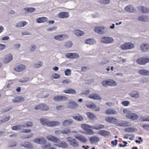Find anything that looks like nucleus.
Here are the masks:
<instances>
[{
    "label": "nucleus",
    "mask_w": 149,
    "mask_h": 149,
    "mask_svg": "<svg viewBox=\"0 0 149 149\" xmlns=\"http://www.w3.org/2000/svg\"><path fill=\"white\" fill-rule=\"evenodd\" d=\"M68 107L71 109H75L78 107V104L74 101H70L68 104Z\"/></svg>",
    "instance_id": "obj_17"
},
{
    "label": "nucleus",
    "mask_w": 149,
    "mask_h": 149,
    "mask_svg": "<svg viewBox=\"0 0 149 149\" xmlns=\"http://www.w3.org/2000/svg\"><path fill=\"white\" fill-rule=\"evenodd\" d=\"M124 130L126 132H131L134 131V129L132 127H130L125 128Z\"/></svg>",
    "instance_id": "obj_47"
},
{
    "label": "nucleus",
    "mask_w": 149,
    "mask_h": 149,
    "mask_svg": "<svg viewBox=\"0 0 149 149\" xmlns=\"http://www.w3.org/2000/svg\"><path fill=\"white\" fill-rule=\"evenodd\" d=\"M98 133L100 135L105 137L109 136L110 135V133L109 132L103 130H99Z\"/></svg>",
    "instance_id": "obj_22"
},
{
    "label": "nucleus",
    "mask_w": 149,
    "mask_h": 149,
    "mask_svg": "<svg viewBox=\"0 0 149 149\" xmlns=\"http://www.w3.org/2000/svg\"><path fill=\"white\" fill-rule=\"evenodd\" d=\"M24 9L25 11L29 12H32L36 10L35 8L32 7L26 8Z\"/></svg>",
    "instance_id": "obj_44"
},
{
    "label": "nucleus",
    "mask_w": 149,
    "mask_h": 149,
    "mask_svg": "<svg viewBox=\"0 0 149 149\" xmlns=\"http://www.w3.org/2000/svg\"><path fill=\"white\" fill-rule=\"evenodd\" d=\"M35 110H40L42 111H47L49 110V107L46 104L42 103L39 104L34 107Z\"/></svg>",
    "instance_id": "obj_8"
},
{
    "label": "nucleus",
    "mask_w": 149,
    "mask_h": 149,
    "mask_svg": "<svg viewBox=\"0 0 149 149\" xmlns=\"http://www.w3.org/2000/svg\"><path fill=\"white\" fill-rule=\"evenodd\" d=\"M130 95L131 97L135 98H138L140 97V95L139 93L136 91L132 92L130 93Z\"/></svg>",
    "instance_id": "obj_37"
},
{
    "label": "nucleus",
    "mask_w": 149,
    "mask_h": 149,
    "mask_svg": "<svg viewBox=\"0 0 149 149\" xmlns=\"http://www.w3.org/2000/svg\"><path fill=\"white\" fill-rule=\"evenodd\" d=\"M13 59V55L11 54H9L6 56L3 59V61L5 63H7L11 61Z\"/></svg>",
    "instance_id": "obj_20"
},
{
    "label": "nucleus",
    "mask_w": 149,
    "mask_h": 149,
    "mask_svg": "<svg viewBox=\"0 0 149 149\" xmlns=\"http://www.w3.org/2000/svg\"><path fill=\"white\" fill-rule=\"evenodd\" d=\"M81 126L82 129L85 131L87 134L92 135L94 134V132L91 129H92V126L86 124H82Z\"/></svg>",
    "instance_id": "obj_4"
},
{
    "label": "nucleus",
    "mask_w": 149,
    "mask_h": 149,
    "mask_svg": "<svg viewBox=\"0 0 149 149\" xmlns=\"http://www.w3.org/2000/svg\"><path fill=\"white\" fill-rule=\"evenodd\" d=\"M109 62V61L108 60L104 59L100 63V64L104 65L108 63Z\"/></svg>",
    "instance_id": "obj_60"
},
{
    "label": "nucleus",
    "mask_w": 149,
    "mask_h": 149,
    "mask_svg": "<svg viewBox=\"0 0 149 149\" xmlns=\"http://www.w3.org/2000/svg\"><path fill=\"white\" fill-rule=\"evenodd\" d=\"M67 140L70 144L74 148H78L79 147V143L75 139L69 137L67 138Z\"/></svg>",
    "instance_id": "obj_7"
},
{
    "label": "nucleus",
    "mask_w": 149,
    "mask_h": 149,
    "mask_svg": "<svg viewBox=\"0 0 149 149\" xmlns=\"http://www.w3.org/2000/svg\"><path fill=\"white\" fill-rule=\"evenodd\" d=\"M86 106L90 109H94L96 107V105L94 103L91 102L86 104Z\"/></svg>",
    "instance_id": "obj_41"
},
{
    "label": "nucleus",
    "mask_w": 149,
    "mask_h": 149,
    "mask_svg": "<svg viewBox=\"0 0 149 149\" xmlns=\"http://www.w3.org/2000/svg\"><path fill=\"white\" fill-rule=\"evenodd\" d=\"M121 103L123 105L127 106L129 104L130 102L128 101H124L122 102Z\"/></svg>",
    "instance_id": "obj_55"
},
{
    "label": "nucleus",
    "mask_w": 149,
    "mask_h": 149,
    "mask_svg": "<svg viewBox=\"0 0 149 149\" xmlns=\"http://www.w3.org/2000/svg\"><path fill=\"white\" fill-rule=\"evenodd\" d=\"M138 73L142 75L146 76L149 75V71L146 70H139Z\"/></svg>",
    "instance_id": "obj_28"
},
{
    "label": "nucleus",
    "mask_w": 149,
    "mask_h": 149,
    "mask_svg": "<svg viewBox=\"0 0 149 149\" xmlns=\"http://www.w3.org/2000/svg\"><path fill=\"white\" fill-rule=\"evenodd\" d=\"M65 56L67 58L70 59L77 58L79 57V55L78 54L74 53H66Z\"/></svg>",
    "instance_id": "obj_13"
},
{
    "label": "nucleus",
    "mask_w": 149,
    "mask_h": 149,
    "mask_svg": "<svg viewBox=\"0 0 149 149\" xmlns=\"http://www.w3.org/2000/svg\"><path fill=\"white\" fill-rule=\"evenodd\" d=\"M73 122L72 120L71 119L65 120L63 122L62 124L64 126H66L70 125Z\"/></svg>",
    "instance_id": "obj_31"
},
{
    "label": "nucleus",
    "mask_w": 149,
    "mask_h": 149,
    "mask_svg": "<svg viewBox=\"0 0 149 149\" xmlns=\"http://www.w3.org/2000/svg\"><path fill=\"white\" fill-rule=\"evenodd\" d=\"M41 123L44 125H47L49 127H54L58 126L60 123L57 121H49L48 120L43 118L40 120Z\"/></svg>",
    "instance_id": "obj_2"
},
{
    "label": "nucleus",
    "mask_w": 149,
    "mask_h": 149,
    "mask_svg": "<svg viewBox=\"0 0 149 149\" xmlns=\"http://www.w3.org/2000/svg\"><path fill=\"white\" fill-rule=\"evenodd\" d=\"M42 65V63L41 61L38 62L37 63L35 64L34 67L36 68H38L41 67Z\"/></svg>",
    "instance_id": "obj_52"
},
{
    "label": "nucleus",
    "mask_w": 149,
    "mask_h": 149,
    "mask_svg": "<svg viewBox=\"0 0 149 149\" xmlns=\"http://www.w3.org/2000/svg\"><path fill=\"white\" fill-rule=\"evenodd\" d=\"M137 63L141 65H144L149 62V57L146 58L144 57L138 58L136 60Z\"/></svg>",
    "instance_id": "obj_9"
},
{
    "label": "nucleus",
    "mask_w": 149,
    "mask_h": 149,
    "mask_svg": "<svg viewBox=\"0 0 149 149\" xmlns=\"http://www.w3.org/2000/svg\"><path fill=\"white\" fill-rule=\"evenodd\" d=\"M74 33L75 35L78 36H82L84 34L83 31L79 29H77L74 30Z\"/></svg>",
    "instance_id": "obj_38"
},
{
    "label": "nucleus",
    "mask_w": 149,
    "mask_h": 149,
    "mask_svg": "<svg viewBox=\"0 0 149 149\" xmlns=\"http://www.w3.org/2000/svg\"><path fill=\"white\" fill-rule=\"evenodd\" d=\"M26 67L25 65L20 64L17 65L14 68V70L17 72L22 71L26 69Z\"/></svg>",
    "instance_id": "obj_14"
},
{
    "label": "nucleus",
    "mask_w": 149,
    "mask_h": 149,
    "mask_svg": "<svg viewBox=\"0 0 149 149\" xmlns=\"http://www.w3.org/2000/svg\"><path fill=\"white\" fill-rule=\"evenodd\" d=\"M63 92L65 93L72 94H75L76 93V91L74 89L71 88L64 90L63 91Z\"/></svg>",
    "instance_id": "obj_29"
},
{
    "label": "nucleus",
    "mask_w": 149,
    "mask_h": 149,
    "mask_svg": "<svg viewBox=\"0 0 149 149\" xmlns=\"http://www.w3.org/2000/svg\"><path fill=\"white\" fill-rule=\"evenodd\" d=\"M89 140L90 143L91 144H93L98 142L100 140V138L96 136H93L90 138Z\"/></svg>",
    "instance_id": "obj_24"
},
{
    "label": "nucleus",
    "mask_w": 149,
    "mask_h": 149,
    "mask_svg": "<svg viewBox=\"0 0 149 149\" xmlns=\"http://www.w3.org/2000/svg\"><path fill=\"white\" fill-rule=\"evenodd\" d=\"M89 69V68L87 67L83 66L81 68V71L83 72H84L86 71L87 70Z\"/></svg>",
    "instance_id": "obj_63"
},
{
    "label": "nucleus",
    "mask_w": 149,
    "mask_h": 149,
    "mask_svg": "<svg viewBox=\"0 0 149 149\" xmlns=\"http://www.w3.org/2000/svg\"><path fill=\"white\" fill-rule=\"evenodd\" d=\"M68 36L65 34H61L56 35L54 37V38L56 40L62 41L68 38Z\"/></svg>",
    "instance_id": "obj_12"
},
{
    "label": "nucleus",
    "mask_w": 149,
    "mask_h": 149,
    "mask_svg": "<svg viewBox=\"0 0 149 149\" xmlns=\"http://www.w3.org/2000/svg\"><path fill=\"white\" fill-rule=\"evenodd\" d=\"M23 125V127H31L33 126V123L31 121H29L25 123Z\"/></svg>",
    "instance_id": "obj_43"
},
{
    "label": "nucleus",
    "mask_w": 149,
    "mask_h": 149,
    "mask_svg": "<svg viewBox=\"0 0 149 149\" xmlns=\"http://www.w3.org/2000/svg\"><path fill=\"white\" fill-rule=\"evenodd\" d=\"M10 118L9 116L6 117L4 118L3 120H1L0 121V123H3L7 121L8 120L10 119Z\"/></svg>",
    "instance_id": "obj_54"
},
{
    "label": "nucleus",
    "mask_w": 149,
    "mask_h": 149,
    "mask_svg": "<svg viewBox=\"0 0 149 149\" xmlns=\"http://www.w3.org/2000/svg\"><path fill=\"white\" fill-rule=\"evenodd\" d=\"M6 47V45L4 44H0V51L4 49Z\"/></svg>",
    "instance_id": "obj_62"
},
{
    "label": "nucleus",
    "mask_w": 149,
    "mask_h": 149,
    "mask_svg": "<svg viewBox=\"0 0 149 149\" xmlns=\"http://www.w3.org/2000/svg\"><path fill=\"white\" fill-rule=\"evenodd\" d=\"M73 118L74 119L79 121H81L83 119L82 116L79 114H76L75 116H73Z\"/></svg>",
    "instance_id": "obj_33"
},
{
    "label": "nucleus",
    "mask_w": 149,
    "mask_h": 149,
    "mask_svg": "<svg viewBox=\"0 0 149 149\" xmlns=\"http://www.w3.org/2000/svg\"><path fill=\"white\" fill-rule=\"evenodd\" d=\"M22 130L20 132L21 133H28L31 132V130L30 129Z\"/></svg>",
    "instance_id": "obj_58"
},
{
    "label": "nucleus",
    "mask_w": 149,
    "mask_h": 149,
    "mask_svg": "<svg viewBox=\"0 0 149 149\" xmlns=\"http://www.w3.org/2000/svg\"><path fill=\"white\" fill-rule=\"evenodd\" d=\"M75 137L76 139L83 143H85L87 141L86 138L83 135L80 134L76 135L75 136Z\"/></svg>",
    "instance_id": "obj_15"
},
{
    "label": "nucleus",
    "mask_w": 149,
    "mask_h": 149,
    "mask_svg": "<svg viewBox=\"0 0 149 149\" xmlns=\"http://www.w3.org/2000/svg\"><path fill=\"white\" fill-rule=\"evenodd\" d=\"M58 16L61 18H67L69 17V15L67 12H61L58 14Z\"/></svg>",
    "instance_id": "obj_18"
},
{
    "label": "nucleus",
    "mask_w": 149,
    "mask_h": 149,
    "mask_svg": "<svg viewBox=\"0 0 149 149\" xmlns=\"http://www.w3.org/2000/svg\"><path fill=\"white\" fill-rule=\"evenodd\" d=\"M104 127V125H103L98 124L95 126H92V129L95 130H99L103 129Z\"/></svg>",
    "instance_id": "obj_35"
},
{
    "label": "nucleus",
    "mask_w": 149,
    "mask_h": 149,
    "mask_svg": "<svg viewBox=\"0 0 149 149\" xmlns=\"http://www.w3.org/2000/svg\"><path fill=\"white\" fill-rule=\"evenodd\" d=\"M87 117L91 120H93L96 118V116L93 113L90 112H87L86 113Z\"/></svg>",
    "instance_id": "obj_32"
},
{
    "label": "nucleus",
    "mask_w": 149,
    "mask_h": 149,
    "mask_svg": "<svg viewBox=\"0 0 149 149\" xmlns=\"http://www.w3.org/2000/svg\"><path fill=\"white\" fill-rule=\"evenodd\" d=\"M138 19L139 20L143 22H146L148 20L147 17L146 16H139L138 17Z\"/></svg>",
    "instance_id": "obj_42"
},
{
    "label": "nucleus",
    "mask_w": 149,
    "mask_h": 149,
    "mask_svg": "<svg viewBox=\"0 0 149 149\" xmlns=\"http://www.w3.org/2000/svg\"><path fill=\"white\" fill-rule=\"evenodd\" d=\"M123 112L126 114L125 116L127 118L132 120H136L139 118V116L137 114L132 113L127 109H123Z\"/></svg>",
    "instance_id": "obj_3"
},
{
    "label": "nucleus",
    "mask_w": 149,
    "mask_h": 149,
    "mask_svg": "<svg viewBox=\"0 0 149 149\" xmlns=\"http://www.w3.org/2000/svg\"><path fill=\"white\" fill-rule=\"evenodd\" d=\"M27 24V23L25 21H20L17 23L16 27H23Z\"/></svg>",
    "instance_id": "obj_40"
},
{
    "label": "nucleus",
    "mask_w": 149,
    "mask_h": 149,
    "mask_svg": "<svg viewBox=\"0 0 149 149\" xmlns=\"http://www.w3.org/2000/svg\"><path fill=\"white\" fill-rule=\"evenodd\" d=\"M72 45V42L70 41H68L65 43V46L67 48H69L71 47Z\"/></svg>",
    "instance_id": "obj_49"
},
{
    "label": "nucleus",
    "mask_w": 149,
    "mask_h": 149,
    "mask_svg": "<svg viewBox=\"0 0 149 149\" xmlns=\"http://www.w3.org/2000/svg\"><path fill=\"white\" fill-rule=\"evenodd\" d=\"M99 2L103 4H108L110 2V0H100Z\"/></svg>",
    "instance_id": "obj_50"
},
{
    "label": "nucleus",
    "mask_w": 149,
    "mask_h": 149,
    "mask_svg": "<svg viewBox=\"0 0 149 149\" xmlns=\"http://www.w3.org/2000/svg\"><path fill=\"white\" fill-rule=\"evenodd\" d=\"M125 11L130 13H132L134 12V9L133 7L130 5L126 6L125 8Z\"/></svg>",
    "instance_id": "obj_34"
},
{
    "label": "nucleus",
    "mask_w": 149,
    "mask_h": 149,
    "mask_svg": "<svg viewBox=\"0 0 149 149\" xmlns=\"http://www.w3.org/2000/svg\"><path fill=\"white\" fill-rule=\"evenodd\" d=\"M62 133L63 134H68L71 132L70 129L67 128L62 131Z\"/></svg>",
    "instance_id": "obj_46"
},
{
    "label": "nucleus",
    "mask_w": 149,
    "mask_h": 149,
    "mask_svg": "<svg viewBox=\"0 0 149 149\" xmlns=\"http://www.w3.org/2000/svg\"><path fill=\"white\" fill-rule=\"evenodd\" d=\"M140 120L143 122H149V117L147 116L146 117L144 116L141 117L140 118Z\"/></svg>",
    "instance_id": "obj_48"
},
{
    "label": "nucleus",
    "mask_w": 149,
    "mask_h": 149,
    "mask_svg": "<svg viewBox=\"0 0 149 149\" xmlns=\"http://www.w3.org/2000/svg\"><path fill=\"white\" fill-rule=\"evenodd\" d=\"M34 141L40 144H44L46 143L47 142V140L44 138H38L35 140Z\"/></svg>",
    "instance_id": "obj_26"
},
{
    "label": "nucleus",
    "mask_w": 149,
    "mask_h": 149,
    "mask_svg": "<svg viewBox=\"0 0 149 149\" xmlns=\"http://www.w3.org/2000/svg\"><path fill=\"white\" fill-rule=\"evenodd\" d=\"M67 97L63 95H60V101H65L67 100Z\"/></svg>",
    "instance_id": "obj_56"
},
{
    "label": "nucleus",
    "mask_w": 149,
    "mask_h": 149,
    "mask_svg": "<svg viewBox=\"0 0 149 149\" xmlns=\"http://www.w3.org/2000/svg\"><path fill=\"white\" fill-rule=\"evenodd\" d=\"M90 98L97 100H101L102 98L97 93H91L89 95Z\"/></svg>",
    "instance_id": "obj_19"
},
{
    "label": "nucleus",
    "mask_w": 149,
    "mask_h": 149,
    "mask_svg": "<svg viewBox=\"0 0 149 149\" xmlns=\"http://www.w3.org/2000/svg\"><path fill=\"white\" fill-rule=\"evenodd\" d=\"M57 29L56 26H53L51 27H50L48 28L47 29V31H53L54 30L56 29Z\"/></svg>",
    "instance_id": "obj_59"
},
{
    "label": "nucleus",
    "mask_w": 149,
    "mask_h": 149,
    "mask_svg": "<svg viewBox=\"0 0 149 149\" xmlns=\"http://www.w3.org/2000/svg\"><path fill=\"white\" fill-rule=\"evenodd\" d=\"M71 81L68 79H65L62 81V83L64 84H67L71 83Z\"/></svg>",
    "instance_id": "obj_64"
},
{
    "label": "nucleus",
    "mask_w": 149,
    "mask_h": 149,
    "mask_svg": "<svg viewBox=\"0 0 149 149\" xmlns=\"http://www.w3.org/2000/svg\"><path fill=\"white\" fill-rule=\"evenodd\" d=\"M102 85L105 87L107 86H115L117 85V83L113 79L103 80L102 82Z\"/></svg>",
    "instance_id": "obj_6"
},
{
    "label": "nucleus",
    "mask_w": 149,
    "mask_h": 149,
    "mask_svg": "<svg viewBox=\"0 0 149 149\" xmlns=\"http://www.w3.org/2000/svg\"><path fill=\"white\" fill-rule=\"evenodd\" d=\"M105 120L109 123H113L117 122L118 120L115 118L111 117H107L105 118Z\"/></svg>",
    "instance_id": "obj_23"
},
{
    "label": "nucleus",
    "mask_w": 149,
    "mask_h": 149,
    "mask_svg": "<svg viewBox=\"0 0 149 149\" xmlns=\"http://www.w3.org/2000/svg\"><path fill=\"white\" fill-rule=\"evenodd\" d=\"M134 47V44L130 42H125L120 46V48L122 50L130 49Z\"/></svg>",
    "instance_id": "obj_5"
},
{
    "label": "nucleus",
    "mask_w": 149,
    "mask_h": 149,
    "mask_svg": "<svg viewBox=\"0 0 149 149\" xmlns=\"http://www.w3.org/2000/svg\"><path fill=\"white\" fill-rule=\"evenodd\" d=\"M23 146L26 148L32 149L33 148V145L28 142H25L23 144Z\"/></svg>",
    "instance_id": "obj_39"
},
{
    "label": "nucleus",
    "mask_w": 149,
    "mask_h": 149,
    "mask_svg": "<svg viewBox=\"0 0 149 149\" xmlns=\"http://www.w3.org/2000/svg\"><path fill=\"white\" fill-rule=\"evenodd\" d=\"M46 138L49 141L57 143L55 144V146L63 148H66L68 146V145L66 142L62 141L59 143L60 140L54 136L49 135L47 136Z\"/></svg>",
    "instance_id": "obj_1"
},
{
    "label": "nucleus",
    "mask_w": 149,
    "mask_h": 149,
    "mask_svg": "<svg viewBox=\"0 0 149 149\" xmlns=\"http://www.w3.org/2000/svg\"><path fill=\"white\" fill-rule=\"evenodd\" d=\"M105 113L107 115H116L117 114V111L111 109H108L105 111Z\"/></svg>",
    "instance_id": "obj_21"
},
{
    "label": "nucleus",
    "mask_w": 149,
    "mask_h": 149,
    "mask_svg": "<svg viewBox=\"0 0 149 149\" xmlns=\"http://www.w3.org/2000/svg\"><path fill=\"white\" fill-rule=\"evenodd\" d=\"M71 70L70 69H68L65 71V75L66 76H69L71 74Z\"/></svg>",
    "instance_id": "obj_53"
},
{
    "label": "nucleus",
    "mask_w": 149,
    "mask_h": 149,
    "mask_svg": "<svg viewBox=\"0 0 149 149\" xmlns=\"http://www.w3.org/2000/svg\"><path fill=\"white\" fill-rule=\"evenodd\" d=\"M24 98L21 96L15 97L12 100L14 102H21L24 101Z\"/></svg>",
    "instance_id": "obj_25"
},
{
    "label": "nucleus",
    "mask_w": 149,
    "mask_h": 149,
    "mask_svg": "<svg viewBox=\"0 0 149 149\" xmlns=\"http://www.w3.org/2000/svg\"><path fill=\"white\" fill-rule=\"evenodd\" d=\"M51 145L50 143H49L47 145H44L42 146V148L44 149L48 148H49L48 149H56L54 147H51Z\"/></svg>",
    "instance_id": "obj_45"
},
{
    "label": "nucleus",
    "mask_w": 149,
    "mask_h": 149,
    "mask_svg": "<svg viewBox=\"0 0 149 149\" xmlns=\"http://www.w3.org/2000/svg\"><path fill=\"white\" fill-rule=\"evenodd\" d=\"M36 22L38 23H42L46 22L48 21V19L46 17H39L36 19Z\"/></svg>",
    "instance_id": "obj_27"
},
{
    "label": "nucleus",
    "mask_w": 149,
    "mask_h": 149,
    "mask_svg": "<svg viewBox=\"0 0 149 149\" xmlns=\"http://www.w3.org/2000/svg\"><path fill=\"white\" fill-rule=\"evenodd\" d=\"M114 41L113 38L109 37H103L101 38V42L104 43H110Z\"/></svg>",
    "instance_id": "obj_10"
},
{
    "label": "nucleus",
    "mask_w": 149,
    "mask_h": 149,
    "mask_svg": "<svg viewBox=\"0 0 149 149\" xmlns=\"http://www.w3.org/2000/svg\"><path fill=\"white\" fill-rule=\"evenodd\" d=\"M53 100L56 101H60V95L56 96L54 97L53 98Z\"/></svg>",
    "instance_id": "obj_57"
},
{
    "label": "nucleus",
    "mask_w": 149,
    "mask_h": 149,
    "mask_svg": "<svg viewBox=\"0 0 149 149\" xmlns=\"http://www.w3.org/2000/svg\"><path fill=\"white\" fill-rule=\"evenodd\" d=\"M94 31L99 34H103L106 32L107 29L103 26H97L95 27Z\"/></svg>",
    "instance_id": "obj_11"
},
{
    "label": "nucleus",
    "mask_w": 149,
    "mask_h": 149,
    "mask_svg": "<svg viewBox=\"0 0 149 149\" xmlns=\"http://www.w3.org/2000/svg\"><path fill=\"white\" fill-rule=\"evenodd\" d=\"M59 74L57 73H55L52 75V78L54 79H57L60 77Z\"/></svg>",
    "instance_id": "obj_61"
},
{
    "label": "nucleus",
    "mask_w": 149,
    "mask_h": 149,
    "mask_svg": "<svg viewBox=\"0 0 149 149\" xmlns=\"http://www.w3.org/2000/svg\"><path fill=\"white\" fill-rule=\"evenodd\" d=\"M93 40L91 39H89L86 40L85 43L87 44L92 45L94 43Z\"/></svg>",
    "instance_id": "obj_51"
},
{
    "label": "nucleus",
    "mask_w": 149,
    "mask_h": 149,
    "mask_svg": "<svg viewBox=\"0 0 149 149\" xmlns=\"http://www.w3.org/2000/svg\"><path fill=\"white\" fill-rule=\"evenodd\" d=\"M138 10L142 13H146L149 12V9L147 8L141 6L138 7Z\"/></svg>",
    "instance_id": "obj_30"
},
{
    "label": "nucleus",
    "mask_w": 149,
    "mask_h": 149,
    "mask_svg": "<svg viewBox=\"0 0 149 149\" xmlns=\"http://www.w3.org/2000/svg\"><path fill=\"white\" fill-rule=\"evenodd\" d=\"M141 49L142 51L146 52L149 51V44L143 43L140 46Z\"/></svg>",
    "instance_id": "obj_16"
},
{
    "label": "nucleus",
    "mask_w": 149,
    "mask_h": 149,
    "mask_svg": "<svg viewBox=\"0 0 149 149\" xmlns=\"http://www.w3.org/2000/svg\"><path fill=\"white\" fill-rule=\"evenodd\" d=\"M23 125H17L12 127V129L13 130H20L23 129Z\"/></svg>",
    "instance_id": "obj_36"
}]
</instances>
